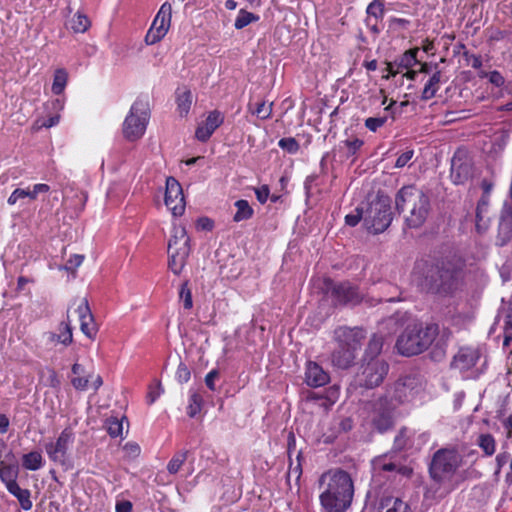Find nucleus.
<instances>
[{
    "mask_svg": "<svg viewBox=\"0 0 512 512\" xmlns=\"http://www.w3.org/2000/svg\"><path fill=\"white\" fill-rule=\"evenodd\" d=\"M464 267V259L454 249L445 247L417 259L411 279L421 291L449 293L455 289Z\"/></svg>",
    "mask_w": 512,
    "mask_h": 512,
    "instance_id": "nucleus-1",
    "label": "nucleus"
},
{
    "mask_svg": "<svg viewBox=\"0 0 512 512\" xmlns=\"http://www.w3.org/2000/svg\"><path fill=\"white\" fill-rule=\"evenodd\" d=\"M452 338V331L448 327L440 329L437 323L408 325L399 335L396 341V349L403 356L421 354L432 347L431 358L435 361L442 360Z\"/></svg>",
    "mask_w": 512,
    "mask_h": 512,
    "instance_id": "nucleus-2",
    "label": "nucleus"
},
{
    "mask_svg": "<svg viewBox=\"0 0 512 512\" xmlns=\"http://www.w3.org/2000/svg\"><path fill=\"white\" fill-rule=\"evenodd\" d=\"M323 490L319 495L322 512H346L353 501L354 482L351 475L341 469H330L319 478Z\"/></svg>",
    "mask_w": 512,
    "mask_h": 512,
    "instance_id": "nucleus-3",
    "label": "nucleus"
},
{
    "mask_svg": "<svg viewBox=\"0 0 512 512\" xmlns=\"http://www.w3.org/2000/svg\"><path fill=\"white\" fill-rule=\"evenodd\" d=\"M461 466L462 456L456 446L440 448L433 454L428 472L436 484L444 485L443 495H447L455 489V485L451 481Z\"/></svg>",
    "mask_w": 512,
    "mask_h": 512,
    "instance_id": "nucleus-4",
    "label": "nucleus"
},
{
    "mask_svg": "<svg viewBox=\"0 0 512 512\" xmlns=\"http://www.w3.org/2000/svg\"><path fill=\"white\" fill-rule=\"evenodd\" d=\"M334 334L337 348L331 355L332 364L339 369H348L355 362L366 332L360 327H339Z\"/></svg>",
    "mask_w": 512,
    "mask_h": 512,
    "instance_id": "nucleus-5",
    "label": "nucleus"
},
{
    "mask_svg": "<svg viewBox=\"0 0 512 512\" xmlns=\"http://www.w3.org/2000/svg\"><path fill=\"white\" fill-rule=\"evenodd\" d=\"M428 197L413 185L402 187L396 196V207L404 214L407 224H417L425 220L428 213Z\"/></svg>",
    "mask_w": 512,
    "mask_h": 512,
    "instance_id": "nucleus-6",
    "label": "nucleus"
},
{
    "mask_svg": "<svg viewBox=\"0 0 512 512\" xmlns=\"http://www.w3.org/2000/svg\"><path fill=\"white\" fill-rule=\"evenodd\" d=\"M422 390V377L419 374H407L388 385L383 395L399 407L414 400Z\"/></svg>",
    "mask_w": 512,
    "mask_h": 512,
    "instance_id": "nucleus-7",
    "label": "nucleus"
},
{
    "mask_svg": "<svg viewBox=\"0 0 512 512\" xmlns=\"http://www.w3.org/2000/svg\"><path fill=\"white\" fill-rule=\"evenodd\" d=\"M150 118L148 104L142 100H136L123 122V135L128 141L140 139L147 128Z\"/></svg>",
    "mask_w": 512,
    "mask_h": 512,
    "instance_id": "nucleus-8",
    "label": "nucleus"
},
{
    "mask_svg": "<svg viewBox=\"0 0 512 512\" xmlns=\"http://www.w3.org/2000/svg\"><path fill=\"white\" fill-rule=\"evenodd\" d=\"M389 369L388 362L382 358L361 360L356 381L360 387L374 389L384 382Z\"/></svg>",
    "mask_w": 512,
    "mask_h": 512,
    "instance_id": "nucleus-9",
    "label": "nucleus"
},
{
    "mask_svg": "<svg viewBox=\"0 0 512 512\" xmlns=\"http://www.w3.org/2000/svg\"><path fill=\"white\" fill-rule=\"evenodd\" d=\"M323 291L331 298L334 307L355 305L361 301L358 286L349 281L335 282L329 277L324 278Z\"/></svg>",
    "mask_w": 512,
    "mask_h": 512,
    "instance_id": "nucleus-10",
    "label": "nucleus"
},
{
    "mask_svg": "<svg viewBox=\"0 0 512 512\" xmlns=\"http://www.w3.org/2000/svg\"><path fill=\"white\" fill-rule=\"evenodd\" d=\"M396 407L383 394L375 399L371 407V425L378 433H385L395 424Z\"/></svg>",
    "mask_w": 512,
    "mask_h": 512,
    "instance_id": "nucleus-11",
    "label": "nucleus"
},
{
    "mask_svg": "<svg viewBox=\"0 0 512 512\" xmlns=\"http://www.w3.org/2000/svg\"><path fill=\"white\" fill-rule=\"evenodd\" d=\"M75 434L70 427L64 428L55 441L45 444V452L50 461L65 465L70 446L74 443Z\"/></svg>",
    "mask_w": 512,
    "mask_h": 512,
    "instance_id": "nucleus-12",
    "label": "nucleus"
},
{
    "mask_svg": "<svg viewBox=\"0 0 512 512\" xmlns=\"http://www.w3.org/2000/svg\"><path fill=\"white\" fill-rule=\"evenodd\" d=\"M50 192V186L45 183H37L25 188H16L8 197L7 203L10 206L23 208L33 202L44 198Z\"/></svg>",
    "mask_w": 512,
    "mask_h": 512,
    "instance_id": "nucleus-13",
    "label": "nucleus"
},
{
    "mask_svg": "<svg viewBox=\"0 0 512 512\" xmlns=\"http://www.w3.org/2000/svg\"><path fill=\"white\" fill-rule=\"evenodd\" d=\"M171 17V4L165 2L160 7L150 29L146 34L145 41L147 44H155L165 37L171 24Z\"/></svg>",
    "mask_w": 512,
    "mask_h": 512,
    "instance_id": "nucleus-14",
    "label": "nucleus"
},
{
    "mask_svg": "<svg viewBox=\"0 0 512 512\" xmlns=\"http://www.w3.org/2000/svg\"><path fill=\"white\" fill-rule=\"evenodd\" d=\"M165 205L174 216L182 215L185 210L182 187L174 177L166 179Z\"/></svg>",
    "mask_w": 512,
    "mask_h": 512,
    "instance_id": "nucleus-15",
    "label": "nucleus"
},
{
    "mask_svg": "<svg viewBox=\"0 0 512 512\" xmlns=\"http://www.w3.org/2000/svg\"><path fill=\"white\" fill-rule=\"evenodd\" d=\"M472 176V164L464 152L458 151L451 160L450 177L454 184H463Z\"/></svg>",
    "mask_w": 512,
    "mask_h": 512,
    "instance_id": "nucleus-16",
    "label": "nucleus"
},
{
    "mask_svg": "<svg viewBox=\"0 0 512 512\" xmlns=\"http://www.w3.org/2000/svg\"><path fill=\"white\" fill-rule=\"evenodd\" d=\"M76 312L79 317L81 332L89 339L94 340L97 336L98 328L86 298L81 300Z\"/></svg>",
    "mask_w": 512,
    "mask_h": 512,
    "instance_id": "nucleus-17",
    "label": "nucleus"
},
{
    "mask_svg": "<svg viewBox=\"0 0 512 512\" xmlns=\"http://www.w3.org/2000/svg\"><path fill=\"white\" fill-rule=\"evenodd\" d=\"M479 358L480 355L476 349L472 347H461L453 356L450 367L460 372H465L474 367Z\"/></svg>",
    "mask_w": 512,
    "mask_h": 512,
    "instance_id": "nucleus-18",
    "label": "nucleus"
},
{
    "mask_svg": "<svg viewBox=\"0 0 512 512\" xmlns=\"http://www.w3.org/2000/svg\"><path fill=\"white\" fill-rule=\"evenodd\" d=\"M305 382L313 388L322 387L330 382V375L317 362L308 361L305 369Z\"/></svg>",
    "mask_w": 512,
    "mask_h": 512,
    "instance_id": "nucleus-19",
    "label": "nucleus"
},
{
    "mask_svg": "<svg viewBox=\"0 0 512 512\" xmlns=\"http://www.w3.org/2000/svg\"><path fill=\"white\" fill-rule=\"evenodd\" d=\"M223 123V116L218 111H212L207 116L206 120L199 124L196 129L195 136L201 141H207L214 131Z\"/></svg>",
    "mask_w": 512,
    "mask_h": 512,
    "instance_id": "nucleus-20",
    "label": "nucleus"
},
{
    "mask_svg": "<svg viewBox=\"0 0 512 512\" xmlns=\"http://www.w3.org/2000/svg\"><path fill=\"white\" fill-rule=\"evenodd\" d=\"M191 249L168 248V268L174 274L179 276L190 255Z\"/></svg>",
    "mask_w": 512,
    "mask_h": 512,
    "instance_id": "nucleus-21",
    "label": "nucleus"
},
{
    "mask_svg": "<svg viewBox=\"0 0 512 512\" xmlns=\"http://www.w3.org/2000/svg\"><path fill=\"white\" fill-rule=\"evenodd\" d=\"M190 241V235L186 230V226H173L168 241V248L191 249Z\"/></svg>",
    "mask_w": 512,
    "mask_h": 512,
    "instance_id": "nucleus-22",
    "label": "nucleus"
},
{
    "mask_svg": "<svg viewBox=\"0 0 512 512\" xmlns=\"http://www.w3.org/2000/svg\"><path fill=\"white\" fill-rule=\"evenodd\" d=\"M18 475L19 467L17 464H8L5 461H0V480L6 489L17 483Z\"/></svg>",
    "mask_w": 512,
    "mask_h": 512,
    "instance_id": "nucleus-23",
    "label": "nucleus"
},
{
    "mask_svg": "<svg viewBox=\"0 0 512 512\" xmlns=\"http://www.w3.org/2000/svg\"><path fill=\"white\" fill-rule=\"evenodd\" d=\"M380 509L385 510V512H413L407 502L394 497L381 498Z\"/></svg>",
    "mask_w": 512,
    "mask_h": 512,
    "instance_id": "nucleus-24",
    "label": "nucleus"
},
{
    "mask_svg": "<svg viewBox=\"0 0 512 512\" xmlns=\"http://www.w3.org/2000/svg\"><path fill=\"white\" fill-rule=\"evenodd\" d=\"M417 49L414 50H408L406 51L396 62L397 66L403 69H409L410 67L414 66L418 63L417 61ZM416 71L414 70H407L404 76H406L409 79H414L416 75Z\"/></svg>",
    "mask_w": 512,
    "mask_h": 512,
    "instance_id": "nucleus-25",
    "label": "nucleus"
},
{
    "mask_svg": "<svg viewBox=\"0 0 512 512\" xmlns=\"http://www.w3.org/2000/svg\"><path fill=\"white\" fill-rule=\"evenodd\" d=\"M477 446L481 449L483 457H492L496 452L497 442L490 433H481L476 439Z\"/></svg>",
    "mask_w": 512,
    "mask_h": 512,
    "instance_id": "nucleus-26",
    "label": "nucleus"
},
{
    "mask_svg": "<svg viewBox=\"0 0 512 512\" xmlns=\"http://www.w3.org/2000/svg\"><path fill=\"white\" fill-rule=\"evenodd\" d=\"M383 344V337L378 334H373L369 339L362 360L380 358L379 355L382 352Z\"/></svg>",
    "mask_w": 512,
    "mask_h": 512,
    "instance_id": "nucleus-27",
    "label": "nucleus"
},
{
    "mask_svg": "<svg viewBox=\"0 0 512 512\" xmlns=\"http://www.w3.org/2000/svg\"><path fill=\"white\" fill-rule=\"evenodd\" d=\"M71 370H72V373L75 375L71 379L72 386L76 390H81V391L86 390L88 388L89 375H85L86 374L85 368L81 364L75 363V364H73Z\"/></svg>",
    "mask_w": 512,
    "mask_h": 512,
    "instance_id": "nucleus-28",
    "label": "nucleus"
},
{
    "mask_svg": "<svg viewBox=\"0 0 512 512\" xmlns=\"http://www.w3.org/2000/svg\"><path fill=\"white\" fill-rule=\"evenodd\" d=\"M8 492L12 494L20 503L23 510L28 511L32 508L33 503L31 501V492L28 489H22L18 483L9 487Z\"/></svg>",
    "mask_w": 512,
    "mask_h": 512,
    "instance_id": "nucleus-29",
    "label": "nucleus"
},
{
    "mask_svg": "<svg viewBox=\"0 0 512 512\" xmlns=\"http://www.w3.org/2000/svg\"><path fill=\"white\" fill-rule=\"evenodd\" d=\"M68 72L64 68H57L54 71L51 90L55 95L63 94L68 83Z\"/></svg>",
    "mask_w": 512,
    "mask_h": 512,
    "instance_id": "nucleus-30",
    "label": "nucleus"
},
{
    "mask_svg": "<svg viewBox=\"0 0 512 512\" xmlns=\"http://www.w3.org/2000/svg\"><path fill=\"white\" fill-rule=\"evenodd\" d=\"M491 220L492 219H491L489 198L487 196H482L477 204L476 211H475L476 224L490 222Z\"/></svg>",
    "mask_w": 512,
    "mask_h": 512,
    "instance_id": "nucleus-31",
    "label": "nucleus"
},
{
    "mask_svg": "<svg viewBox=\"0 0 512 512\" xmlns=\"http://www.w3.org/2000/svg\"><path fill=\"white\" fill-rule=\"evenodd\" d=\"M43 464V457L38 451H32L22 456V466L27 470H39Z\"/></svg>",
    "mask_w": 512,
    "mask_h": 512,
    "instance_id": "nucleus-32",
    "label": "nucleus"
},
{
    "mask_svg": "<svg viewBox=\"0 0 512 512\" xmlns=\"http://www.w3.org/2000/svg\"><path fill=\"white\" fill-rule=\"evenodd\" d=\"M59 333L57 335L58 343H61L64 346H69L73 342V332L72 325L69 315H67V320L62 321L58 326Z\"/></svg>",
    "mask_w": 512,
    "mask_h": 512,
    "instance_id": "nucleus-33",
    "label": "nucleus"
},
{
    "mask_svg": "<svg viewBox=\"0 0 512 512\" xmlns=\"http://www.w3.org/2000/svg\"><path fill=\"white\" fill-rule=\"evenodd\" d=\"M91 26L87 15L77 12L69 22V28L74 33H85Z\"/></svg>",
    "mask_w": 512,
    "mask_h": 512,
    "instance_id": "nucleus-34",
    "label": "nucleus"
},
{
    "mask_svg": "<svg viewBox=\"0 0 512 512\" xmlns=\"http://www.w3.org/2000/svg\"><path fill=\"white\" fill-rule=\"evenodd\" d=\"M177 110L180 116H186L191 108L192 94L189 90H182L177 92Z\"/></svg>",
    "mask_w": 512,
    "mask_h": 512,
    "instance_id": "nucleus-35",
    "label": "nucleus"
},
{
    "mask_svg": "<svg viewBox=\"0 0 512 512\" xmlns=\"http://www.w3.org/2000/svg\"><path fill=\"white\" fill-rule=\"evenodd\" d=\"M441 80V73L439 71L435 72L425 84L424 89L422 91V99L429 100L433 98L436 92L439 89V83Z\"/></svg>",
    "mask_w": 512,
    "mask_h": 512,
    "instance_id": "nucleus-36",
    "label": "nucleus"
},
{
    "mask_svg": "<svg viewBox=\"0 0 512 512\" xmlns=\"http://www.w3.org/2000/svg\"><path fill=\"white\" fill-rule=\"evenodd\" d=\"M188 457L187 450H181L176 452L167 464V470L170 474H176L180 471L183 464L186 462Z\"/></svg>",
    "mask_w": 512,
    "mask_h": 512,
    "instance_id": "nucleus-37",
    "label": "nucleus"
},
{
    "mask_svg": "<svg viewBox=\"0 0 512 512\" xmlns=\"http://www.w3.org/2000/svg\"><path fill=\"white\" fill-rule=\"evenodd\" d=\"M236 212L233 216L234 221L240 222L248 220L252 214L253 209L246 200H238L235 202Z\"/></svg>",
    "mask_w": 512,
    "mask_h": 512,
    "instance_id": "nucleus-38",
    "label": "nucleus"
},
{
    "mask_svg": "<svg viewBox=\"0 0 512 512\" xmlns=\"http://www.w3.org/2000/svg\"><path fill=\"white\" fill-rule=\"evenodd\" d=\"M123 419H125V417H123L120 420L117 417H113V416L106 419V421H105V428H106L107 433L112 438H116V437L122 436V433H123Z\"/></svg>",
    "mask_w": 512,
    "mask_h": 512,
    "instance_id": "nucleus-39",
    "label": "nucleus"
},
{
    "mask_svg": "<svg viewBox=\"0 0 512 512\" xmlns=\"http://www.w3.org/2000/svg\"><path fill=\"white\" fill-rule=\"evenodd\" d=\"M259 20V17L251 12H248L244 9H241L238 12V15L235 19L234 26L236 29L240 30L249 25L252 22H256Z\"/></svg>",
    "mask_w": 512,
    "mask_h": 512,
    "instance_id": "nucleus-40",
    "label": "nucleus"
},
{
    "mask_svg": "<svg viewBox=\"0 0 512 512\" xmlns=\"http://www.w3.org/2000/svg\"><path fill=\"white\" fill-rule=\"evenodd\" d=\"M203 398L201 394L193 392L189 397V404L187 407V414L189 417L194 418L202 408Z\"/></svg>",
    "mask_w": 512,
    "mask_h": 512,
    "instance_id": "nucleus-41",
    "label": "nucleus"
},
{
    "mask_svg": "<svg viewBox=\"0 0 512 512\" xmlns=\"http://www.w3.org/2000/svg\"><path fill=\"white\" fill-rule=\"evenodd\" d=\"M179 298L183 302V307L190 310L193 307L192 292L189 287V280H185L180 287Z\"/></svg>",
    "mask_w": 512,
    "mask_h": 512,
    "instance_id": "nucleus-42",
    "label": "nucleus"
},
{
    "mask_svg": "<svg viewBox=\"0 0 512 512\" xmlns=\"http://www.w3.org/2000/svg\"><path fill=\"white\" fill-rule=\"evenodd\" d=\"M369 19L371 17L376 20L382 19L384 16V2L382 0H373L367 7L366 10Z\"/></svg>",
    "mask_w": 512,
    "mask_h": 512,
    "instance_id": "nucleus-43",
    "label": "nucleus"
},
{
    "mask_svg": "<svg viewBox=\"0 0 512 512\" xmlns=\"http://www.w3.org/2000/svg\"><path fill=\"white\" fill-rule=\"evenodd\" d=\"M272 106L273 103H267L264 100L260 101L256 104L253 114H255L261 120H266L270 118L272 114Z\"/></svg>",
    "mask_w": 512,
    "mask_h": 512,
    "instance_id": "nucleus-44",
    "label": "nucleus"
},
{
    "mask_svg": "<svg viewBox=\"0 0 512 512\" xmlns=\"http://www.w3.org/2000/svg\"><path fill=\"white\" fill-rule=\"evenodd\" d=\"M511 460H512V455L509 451L507 450H501L495 457V472H494V475H498L502 468L506 465V464H510L511 463Z\"/></svg>",
    "mask_w": 512,
    "mask_h": 512,
    "instance_id": "nucleus-45",
    "label": "nucleus"
},
{
    "mask_svg": "<svg viewBox=\"0 0 512 512\" xmlns=\"http://www.w3.org/2000/svg\"><path fill=\"white\" fill-rule=\"evenodd\" d=\"M163 388L161 385V382L158 380H155L152 384L148 387V393L146 396L147 403L149 405L153 404L163 393Z\"/></svg>",
    "mask_w": 512,
    "mask_h": 512,
    "instance_id": "nucleus-46",
    "label": "nucleus"
},
{
    "mask_svg": "<svg viewBox=\"0 0 512 512\" xmlns=\"http://www.w3.org/2000/svg\"><path fill=\"white\" fill-rule=\"evenodd\" d=\"M374 469L380 472H393L397 465L394 462L387 461L386 456L378 457L373 461Z\"/></svg>",
    "mask_w": 512,
    "mask_h": 512,
    "instance_id": "nucleus-47",
    "label": "nucleus"
},
{
    "mask_svg": "<svg viewBox=\"0 0 512 512\" xmlns=\"http://www.w3.org/2000/svg\"><path fill=\"white\" fill-rule=\"evenodd\" d=\"M409 430L407 427H402L394 438V448L396 450H403L408 443Z\"/></svg>",
    "mask_w": 512,
    "mask_h": 512,
    "instance_id": "nucleus-48",
    "label": "nucleus"
},
{
    "mask_svg": "<svg viewBox=\"0 0 512 512\" xmlns=\"http://www.w3.org/2000/svg\"><path fill=\"white\" fill-rule=\"evenodd\" d=\"M278 145L281 149H283L284 151H286L290 154L297 153L300 148L298 142L293 137H287V138L280 139L278 142Z\"/></svg>",
    "mask_w": 512,
    "mask_h": 512,
    "instance_id": "nucleus-49",
    "label": "nucleus"
},
{
    "mask_svg": "<svg viewBox=\"0 0 512 512\" xmlns=\"http://www.w3.org/2000/svg\"><path fill=\"white\" fill-rule=\"evenodd\" d=\"M363 144V140L357 137L349 138L343 141V145L347 149L348 156H354L357 153V151L363 146Z\"/></svg>",
    "mask_w": 512,
    "mask_h": 512,
    "instance_id": "nucleus-50",
    "label": "nucleus"
},
{
    "mask_svg": "<svg viewBox=\"0 0 512 512\" xmlns=\"http://www.w3.org/2000/svg\"><path fill=\"white\" fill-rule=\"evenodd\" d=\"M387 122V116L382 117H369L365 120V127L371 131L376 132L378 129L383 127Z\"/></svg>",
    "mask_w": 512,
    "mask_h": 512,
    "instance_id": "nucleus-51",
    "label": "nucleus"
},
{
    "mask_svg": "<svg viewBox=\"0 0 512 512\" xmlns=\"http://www.w3.org/2000/svg\"><path fill=\"white\" fill-rule=\"evenodd\" d=\"M191 372L187 365L183 362H180V364L177 367L175 378L180 383H187L190 380Z\"/></svg>",
    "mask_w": 512,
    "mask_h": 512,
    "instance_id": "nucleus-52",
    "label": "nucleus"
},
{
    "mask_svg": "<svg viewBox=\"0 0 512 512\" xmlns=\"http://www.w3.org/2000/svg\"><path fill=\"white\" fill-rule=\"evenodd\" d=\"M512 238V226H499L497 244L504 246Z\"/></svg>",
    "mask_w": 512,
    "mask_h": 512,
    "instance_id": "nucleus-53",
    "label": "nucleus"
},
{
    "mask_svg": "<svg viewBox=\"0 0 512 512\" xmlns=\"http://www.w3.org/2000/svg\"><path fill=\"white\" fill-rule=\"evenodd\" d=\"M296 460H297L296 465H293L292 462L289 465L288 478L294 476L296 478V480H299L302 475V464H301L302 452L301 451L298 452Z\"/></svg>",
    "mask_w": 512,
    "mask_h": 512,
    "instance_id": "nucleus-54",
    "label": "nucleus"
},
{
    "mask_svg": "<svg viewBox=\"0 0 512 512\" xmlns=\"http://www.w3.org/2000/svg\"><path fill=\"white\" fill-rule=\"evenodd\" d=\"M460 456H462V465L464 464V460L470 461L472 464L476 463L479 459V453L476 449L463 447L460 450Z\"/></svg>",
    "mask_w": 512,
    "mask_h": 512,
    "instance_id": "nucleus-55",
    "label": "nucleus"
},
{
    "mask_svg": "<svg viewBox=\"0 0 512 512\" xmlns=\"http://www.w3.org/2000/svg\"><path fill=\"white\" fill-rule=\"evenodd\" d=\"M83 261H84V255L73 254L67 260V263L65 265V269L67 271H75L79 266H81Z\"/></svg>",
    "mask_w": 512,
    "mask_h": 512,
    "instance_id": "nucleus-56",
    "label": "nucleus"
},
{
    "mask_svg": "<svg viewBox=\"0 0 512 512\" xmlns=\"http://www.w3.org/2000/svg\"><path fill=\"white\" fill-rule=\"evenodd\" d=\"M59 120H60V114L55 113L53 116H51L47 119L37 120L35 122V126L37 129L42 128V127L50 128V127L57 125L59 123Z\"/></svg>",
    "mask_w": 512,
    "mask_h": 512,
    "instance_id": "nucleus-57",
    "label": "nucleus"
},
{
    "mask_svg": "<svg viewBox=\"0 0 512 512\" xmlns=\"http://www.w3.org/2000/svg\"><path fill=\"white\" fill-rule=\"evenodd\" d=\"M254 191H255L257 200L261 204L266 203V201L268 200V198L270 196V189H269L268 185H262L258 188H255Z\"/></svg>",
    "mask_w": 512,
    "mask_h": 512,
    "instance_id": "nucleus-58",
    "label": "nucleus"
},
{
    "mask_svg": "<svg viewBox=\"0 0 512 512\" xmlns=\"http://www.w3.org/2000/svg\"><path fill=\"white\" fill-rule=\"evenodd\" d=\"M48 377L46 379V385L51 388H58L61 384L57 372L53 368L47 369Z\"/></svg>",
    "mask_w": 512,
    "mask_h": 512,
    "instance_id": "nucleus-59",
    "label": "nucleus"
},
{
    "mask_svg": "<svg viewBox=\"0 0 512 512\" xmlns=\"http://www.w3.org/2000/svg\"><path fill=\"white\" fill-rule=\"evenodd\" d=\"M414 155L413 150H407L404 153H402L396 160L395 167L396 168H403L405 167L408 162L412 159Z\"/></svg>",
    "mask_w": 512,
    "mask_h": 512,
    "instance_id": "nucleus-60",
    "label": "nucleus"
},
{
    "mask_svg": "<svg viewBox=\"0 0 512 512\" xmlns=\"http://www.w3.org/2000/svg\"><path fill=\"white\" fill-rule=\"evenodd\" d=\"M488 80L491 84H493L496 87H502L505 83V78L497 70L489 72Z\"/></svg>",
    "mask_w": 512,
    "mask_h": 512,
    "instance_id": "nucleus-61",
    "label": "nucleus"
},
{
    "mask_svg": "<svg viewBox=\"0 0 512 512\" xmlns=\"http://www.w3.org/2000/svg\"><path fill=\"white\" fill-rule=\"evenodd\" d=\"M499 221L500 224H512V208L508 204H504Z\"/></svg>",
    "mask_w": 512,
    "mask_h": 512,
    "instance_id": "nucleus-62",
    "label": "nucleus"
},
{
    "mask_svg": "<svg viewBox=\"0 0 512 512\" xmlns=\"http://www.w3.org/2000/svg\"><path fill=\"white\" fill-rule=\"evenodd\" d=\"M219 376V372L218 370L216 369H213L211 370L210 372L207 373V375L205 376V384L206 386L211 390V391H215L216 388H215V379Z\"/></svg>",
    "mask_w": 512,
    "mask_h": 512,
    "instance_id": "nucleus-63",
    "label": "nucleus"
},
{
    "mask_svg": "<svg viewBox=\"0 0 512 512\" xmlns=\"http://www.w3.org/2000/svg\"><path fill=\"white\" fill-rule=\"evenodd\" d=\"M132 503L128 500L118 501L115 506L116 512H132Z\"/></svg>",
    "mask_w": 512,
    "mask_h": 512,
    "instance_id": "nucleus-64",
    "label": "nucleus"
}]
</instances>
